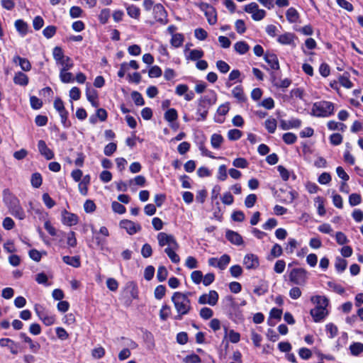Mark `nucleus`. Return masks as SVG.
Instances as JSON below:
<instances>
[{
    "label": "nucleus",
    "mask_w": 363,
    "mask_h": 363,
    "mask_svg": "<svg viewBox=\"0 0 363 363\" xmlns=\"http://www.w3.org/2000/svg\"><path fill=\"white\" fill-rule=\"evenodd\" d=\"M190 293L184 294L176 291L172 296V301L177 311V315L174 319L181 320L184 315L190 313L192 310L191 300L189 298Z\"/></svg>",
    "instance_id": "1"
},
{
    "label": "nucleus",
    "mask_w": 363,
    "mask_h": 363,
    "mask_svg": "<svg viewBox=\"0 0 363 363\" xmlns=\"http://www.w3.org/2000/svg\"><path fill=\"white\" fill-rule=\"evenodd\" d=\"M311 301L316 304V306L310 311L314 322L323 321L328 315L327 306L329 304V300L323 296H314L311 297Z\"/></svg>",
    "instance_id": "2"
},
{
    "label": "nucleus",
    "mask_w": 363,
    "mask_h": 363,
    "mask_svg": "<svg viewBox=\"0 0 363 363\" xmlns=\"http://www.w3.org/2000/svg\"><path fill=\"white\" fill-rule=\"evenodd\" d=\"M334 104L330 101H320L313 104L311 115L319 118H326L334 113Z\"/></svg>",
    "instance_id": "3"
},
{
    "label": "nucleus",
    "mask_w": 363,
    "mask_h": 363,
    "mask_svg": "<svg viewBox=\"0 0 363 363\" xmlns=\"http://www.w3.org/2000/svg\"><path fill=\"white\" fill-rule=\"evenodd\" d=\"M289 278L294 284L303 286L308 279V273L303 268H294L290 272Z\"/></svg>",
    "instance_id": "4"
},
{
    "label": "nucleus",
    "mask_w": 363,
    "mask_h": 363,
    "mask_svg": "<svg viewBox=\"0 0 363 363\" xmlns=\"http://www.w3.org/2000/svg\"><path fill=\"white\" fill-rule=\"evenodd\" d=\"M196 6L204 13L207 21L210 25H215L217 23V11L213 6L203 2L197 3Z\"/></svg>",
    "instance_id": "5"
},
{
    "label": "nucleus",
    "mask_w": 363,
    "mask_h": 363,
    "mask_svg": "<svg viewBox=\"0 0 363 363\" xmlns=\"http://www.w3.org/2000/svg\"><path fill=\"white\" fill-rule=\"evenodd\" d=\"M157 239L160 247H162L167 246L166 248H179V245L177 242L175 238L170 234L164 232L159 233L157 235Z\"/></svg>",
    "instance_id": "6"
},
{
    "label": "nucleus",
    "mask_w": 363,
    "mask_h": 363,
    "mask_svg": "<svg viewBox=\"0 0 363 363\" xmlns=\"http://www.w3.org/2000/svg\"><path fill=\"white\" fill-rule=\"evenodd\" d=\"M119 226L125 230L127 233L130 235H133L138 232H140L142 229L141 225L139 223H136L132 220L124 219L120 221Z\"/></svg>",
    "instance_id": "7"
},
{
    "label": "nucleus",
    "mask_w": 363,
    "mask_h": 363,
    "mask_svg": "<svg viewBox=\"0 0 363 363\" xmlns=\"http://www.w3.org/2000/svg\"><path fill=\"white\" fill-rule=\"evenodd\" d=\"M218 301V294L214 290H211L208 294H203L199 298V303L200 304H209L210 306H215Z\"/></svg>",
    "instance_id": "8"
},
{
    "label": "nucleus",
    "mask_w": 363,
    "mask_h": 363,
    "mask_svg": "<svg viewBox=\"0 0 363 363\" xmlns=\"http://www.w3.org/2000/svg\"><path fill=\"white\" fill-rule=\"evenodd\" d=\"M2 197L3 201L9 210L20 203L19 199L9 189H4Z\"/></svg>",
    "instance_id": "9"
},
{
    "label": "nucleus",
    "mask_w": 363,
    "mask_h": 363,
    "mask_svg": "<svg viewBox=\"0 0 363 363\" xmlns=\"http://www.w3.org/2000/svg\"><path fill=\"white\" fill-rule=\"evenodd\" d=\"M153 15L157 21L166 23L167 11L161 4H157L153 6Z\"/></svg>",
    "instance_id": "10"
},
{
    "label": "nucleus",
    "mask_w": 363,
    "mask_h": 363,
    "mask_svg": "<svg viewBox=\"0 0 363 363\" xmlns=\"http://www.w3.org/2000/svg\"><path fill=\"white\" fill-rule=\"evenodd\" d=\"M79 220L78 216L66 210L62 211V222L67 226H72L77 224Z\"/></svg>",
    "instance_id": "11"
},
{
    "label": "nucleus",
    "mask_w": 363,
    "mask_h": 363,
    "mask_svg": "<svg viewBox=\"0 0 363 363\" xmlns=\"http://www.w3.org/2000/svg\"><path fill=\"white\" fill-rule=\"evenodd\" d=\"M243 264L247 269H255L259 267V262L257 255L247 254L244 257Z\"/></svg>",
    "instance_id": "12"
},
{
    "label": "nucleus",
    "mask_w": 363,
    "mask_h": 363,
    "mask_svg": "<svg viewBox=\"0 0 363 363\" xmlns=\"http://www.w3.org/2000/svg\"><path fill=\"white\" fill-rule=\"evenodd\" d=\"M38 148L40 153L46 159L52 160L54 157L53 152L47 146L45 142L40 140L38 143Z\"/></svg>",
    "instance_id": "13"
},
{
    "label": "nucleus",
    "mask_w": 363,
    "mask_h": 363,
    "mask_svg": "<svg viewBox=\"0 0 363 363\" xmlns=\"http://www.w3.org/2000/svg\"><path fill=\"white\" fill-rule=\"evenodd\" d=\"M0 346L7 347L13 354H16L18 352V345L10 338H1Z\"/></svg>",
    "instance_id": "14"
},
{
    "label": "nucleus",
    "mask_w": 363,
    "mask_h": 363,
    "mask_svg": "<svg viewBox=\"0 0 363 363\" xmlns=\"http://www.w3.org/2000/svg\"><path fill=\"white\" fill-rule=\"evenodd\" d=\"M199 100L208 107H211L216 103L217 94L214 91L211 90L206 95L201 96Z\"/></svg>",
    "instance_id": "15"
},
{
    "label": "nucleus",
    "mask_w": 363,
    "mask_h": 363,
    "mask_svg": "<svg viewBox=\"0 0 363 363\" xmlns=\"http://www.w3.org/2000/svg\"><path fill=\"white\" fill-rule=\"evenodd\" d=\"M225 237L233 245H240L243 243L242 236L237 232L228 230L225 233Z\"/></svg>",
    "instance_id": "16"
},
{
    "label": "nucleus",
    "mask_w": 363,
    "mask_h": 363,
    "mask_svg": "<svg viewBox=\"0 0 363 363\" xmlns=\"http://www.w3.org/2000/svg\"><path fill=\"white\" fill-rule=\"evenodd\" d=\"M301 125V120L298 118H292L289 121L281 120L280 128L282 130H289L291 128H299Z\"/></svg>",
    "instance_id": "17"
},
{
    "label": "nucleus",
    "mask_w": 363,
    "mask_h": 363,
    "mask_svg": "<svg viewBox=\"0 0 363 363\" xmlns=\"http://www.w3.org/2000/svg\"><path fill=\"white\" fill-rule=\"evenodd\" d=\"M230 110L228 103L221 104L217 109V114L215 117V121L218 123H223L224 122V116H225Z\"/></svg>",
    "instance_id": "18"
},
{
    "label": "nucleus",
    "mask_w": 363,
    "mask_h": 363,
    "mask_svg": "<svg viewBox=\"0 0 363 363\" xmlns=\"http://www.w3.org/2000/svg\"><path fill=\"white\" fill-rule=\"evenodd\" d=\"M209 108L210 107L205 105L199 100L198 101L196 114L199 116V117L196 118L197 121H205L206 119Z\"/></svg>",
    "instance_id": "19"
},
{
    "label": "nucleus",
    "mask_w": 363,
    "mask_h": 363,
    "mask_svg": "<svg viewBox=\"0 0 363 363\" xmlns=\"http://www.w3.org/2000/svg\"><path fill=\"white\" fill-rule=\"evenodd\" d=\"M13 62L14 63H18L21 69L24 72H28L31 69V64L26 58L16 55L13 58Z\"/></svg>",
    "instance_id": "20"
},
{
    "label": "nucleus",
    "mask_w": 363,
    "mask_h": 363,
    "mask_svg": "<svg viewBox=\"0 0 363 363\" xmlns=\"http://www.w3.org/2000/svg\"><path fill=\"white\" fill-rule=\"evenodd\" d=\"M9 211L13 216L19 220H23L26 218V212L20 203L13 206Z\"/></svg>",
    "instance_id": "21"
},
{
    "label": "nucleus",
    "mask_w": 363,
    "mask_h": 363,
    "mask_svg": "<svg viewBox=\"0 0 363 363\" xmlns=\"http://www.w3.org/2000/svg\"><path fill=\"white\" fill-rule=\"evenodd\" d=\"M86 96L87 100L91 103V104L94 107L96 108L99 106V101L97 100L98 95L95 89H91L87 86L86 89Z\"/></svg>",
    "instance_id": "22"
},
{
    "label": "nucleus",
    "mask_w": 363,
    "mask_h": 363,
    "mask_svg": "<svg viewBox=\"0 0 363 363\" xmlns=\"http://www.w3.org/2000/svg\"><path fill=\"white\" fill-rule=\"evenodd\" d=\"M294 38L295 35L294 33H285L282 35H280L278 38L277 41L282 45H294Z\"/></svg>",
    "instance_id": "23"
},
{
    "label": "nucleus",
    "mask_w": 363,
    "mask_h": 363,
    "mask_svg": "<svg viewBox=\"0 0 363 363\" xmlns=\"http://www.w3.org/2000/svg\"><path fill=\"white\" fill-rule=\"evenodd\" d=\"M125 291L133 299L138 298V289L137 284L133 281H129L125 284Z\"/></svg>",
    "instance_id": "24"
},
{
    "label": "nucleus",
    "mask_w": 363,
    "mask_h": 363,
    "mask_svg": "<svg viewBox=\"0 0 363 363\" xmlns=\"http://www.w3.org/2000/svg\"><path fill=\"white\" fill-rule=\"evenodd\" d=\"M264 60L272 69H279V64L277 56L274 54L267 53L264 55Z\"/></svg>",
    "instance_id": "25"
},
{
    "label": "nucleus",
    "mask_w": 363,
    "mask_h": 363,
    "mask_svg": "<svg viewBox=\"0 0 363 363\" xmlns=\"http://www.w3.org/2000/svg\"><path fill=\"white\" fill-rule=\"evenodd\" d=\"M29 82L28 76L21 72H18L15 74L13 77V82L16 84L25 86L28 85Z\"/></svg>",
    "instance_id": "26"
},
{
    "label": "nucleus",
    "mask_w": 363,
    "mask_h": 363,
    "mask_svg": "<svg viewBox=\"0 0 363 363\" xmlns=\"http://www.w3.org/2000/svg\"><path fill=\"white\" fill-rule=\"evenodd\" d=\"M233 96L237 99L239 103L245 102L247 98L244 94L243 89L241 86H236L232 90Z\"/></svg>",
    "instance_id": "27"
},
{
    "label": "nucleus",
    "mask_w": 363,
    "mask_h": 363,
    "mask_svg": "<svg viewBox=\"0 0 363 363\" xmlns=\"http://www.w3.org/2000/svg\"><path fill=\"white\" fill-rule=\"evenodd\" d=\"M350 75L347 72L338 77L339 83L346 89H351L353 86V83L350 81Z\"/></svg>",
    "instance_id": "28"
},
{
    "label": "nucleus",
    "mask_w": 363,
    "mask_h": 363,
    "mask_svg": "<svg viewBox=\"0 0 363 363\" xmlns=\"http://www.w3.org/2000/svg\"><path fill=\"white\" fill-rule=\"evenodd\" d=\"M62 260L63 262L68 264V265H70L73 267H79L80 265H81V262H80V259H79V257L78 256H74V257H70V256H64L62 257Z\"/></svg>",
    "instance_id": "29"
},
{
    "label": "nucleus",
    "mask_w": 363,
    "mask_h": 363,
    "mask_svg": "<svg viewBox=\"0 0 363 363\" xmlns=\"http://www.w3.org/2000/svg\"><path fill=\"white\" fill-rule=\"evenodd\" d=\"M327 127L330 130H340L344 132L347 126L345 124L335 121H329L327 123Z\"/></svg>",
    "instance_id": "30"
},
{
    "label": "nucleus",
    "mask_w": 363,
    "mask_h": 363,
    "mask_svg": "<svg viewBox=\"0 0 363 363\" xmlns=\"http://www.w3.org/2000/svg\"><path fill=\"white\" fill-rule=\"evenodd\" d=\"M286 17L290 23H296L299 18V14L296 9L291 7L286 11Z\"/></svg>",
    "instance_id": "31"
},
{
    "label": "nucleus",
    "mask_w": 363,
    "mask_h": 363,
    "mask_svg": "<svg viewBox=\"0 0 363 363\" xmlns=\"http://www.w3.org/2000/svg\"><path fill=\"white\" fill-rule=\"evenodd\" d=\"M128 15L133 18L138 19L140 16V9L135 5L131 4L126 6Z\"/></svg>",
    "instance_id": "32"
},
{
    "label": "nucleus",
    "mask_w": 363,
    "mask_h": 363,
    "mask_svg": "<svg viewBox=\"0 0 363 363\" xmlns=\"http://www.w3.org/2000/svg\"><path fill=\"white\" fill-rule=\"evenodd\" d=\"M15 27L17 31L23 36L28 33V24L23 20L18 19L15 21Z\"/></svg>",
    "instance_id": "33"
},
{
    "label": "nucleus",
    "mask_w": 363,
    "mask_h": 363,
    "mask_svg": "<svg viewBox=\"0 0 363 363\" xmlns=\"http://www.w3.org/2000/svg\"><path fill=\"white\" fill-rule=\"evenodd\" d=\"M179 248H165L164 252L173 263L178 264L180 262L179 256L176 253Z\"/></svg>",
    "instance_id": "34"
},
{
    "label": "nucleus",
    "mask_w": 363,
    "mask_h": 363,
    "mask_svg": "<svg viewBox=\"0 0 363 363\" xmlns=\"http://www.w3.org/2000/svg\"><path fill=\"white\" fill-rule=\"evenodd\" d=\"M56 64L62 67L60 70H69L74 66L72 60L68 56L65 57L63 60H61Z\"/></svg>",
    "instance_id": "35"
},
{
    "label": "nucleus",
    "mask_w": 363,
    "mask_h": 363,
    "mask_svg": "<svg viewBox=\"0 0 363 363\" xmlns=\"http://www.w3.org/2000/svg\"><path fill=\"white\" fill-rule=\"evenodd\" d=\"M68 71L69 70H60L59 77L62 83H71L74 80L73 74Z\"/></svg>",
    "instance_id": "36"
},
{
    "label": "nucleus",
    "mask_w": 363,
    "mask_h": 363,
    "mask_svg": "<svg viewBox=\"0 0 363 363\" xmlns=\"http://www.w3.org/2000/svg\"><path fill=\"white\" fill-rule=\"evenodd\" d=\"M203 51L202 50L194 49L189 51L186 55V59L192 61L200 60L203 57Z\"/></svg>",
    "instance_id": "37"
},
{
    "label": "nucleus",
    "mask_w": 363,
    "mask_h": 363,
    "mask_svg": "<svg viewBox=\"0 0 363 363\" xmlns=\"http://www.w3.org/2000/svg\"><path fill=\"white\" fill-rule=\"evenodd\" d=\"M234 48L239 54L244 55L249 50L250 46L245 41H239L234 45Z\"/></svg>",
    "instance_id": "38"
},
{
    "label": "nucleus",
    "mask_w": 363,
    "mask_h": 363,
    "mask_svg": "<svg viewBox=\"0 0 363 363\" xmlns=\"http://www.w3.org/2000/svg\"><path fill=\"white\" fill-rule=\"evenodd\" d=\"M184 42V36L182 33H175L172 36L171 45L174 48L180 47Z\"/></svg>",
    "instance_id": "39"
},
{
    "label": "nucleus",
    "mask_w": 363,
    "mask_h": 363,
    "mask_svg": "<svg viewBox=\"0 0 363 363\" xmlns=\"http://www.w3.org/2000/svg\"><path fill=\"white\" fill-rule=\"evenodd\" d=\"M223 142V138L221 135L214 133L211 135V143L213 148L218 149Z\"/></svg>",
    "instance_id": "40"
},
{
    "label": "nucleus",
    "mask_w": 363,
    "mask_h": 363,
    "mask_svg": "<svg viewBox=\"0 0 363 363\" xmlns=\"http://www.w3.org/2000/svg\"><path fill=\"white\" fill-rule=\"evenodd\" d=\"M177 118L178 113L174 108H169L164 113V119L169 123L175 121Z\"/></svg>",
    "instance_id": "41"
},
{
    "label": "nucleus",
    "mask_w": 363,
    "mask_h": 363,
    "mask_svg": "<svg viewBox=\"0 0 363 363\" xmlns=\"http://www.w3.org/2000/svg\"><path fill=\"white\" fill-rule=\"evenodd\" d=\"M347 265V262L345 259H344L343 258H341L340 257L336 258L335 263V267L338 272H340V273L343 272L345 270Z\"/></svg>",
    "instance_id": "42"
},
{
    "label": "nucleus",
    "mask_w": 363,
    "mask_h": 363,
    "mask_svg": "<svg viewBox=\"0 0 363 363\" xmlns=\"http://www.w3.org/2000/svg\"><path fill=\"white\" fill-rule=\"evenodd\" d=\"M265 128L269 133H274L277 129V123L274 118H268L264 122Z\"/></svg>",
    "instance_id": "43"
},
{
    "label": "nucleus",
    "mask_w": 363,
    "mask_h": 363,
    "mask_svg": "<svg viewBox=\"0 0 363 363\" xmlns=\"http://www.w3.org/2000/svg\"><path fill=\"white\" fill-rule=\"evenodd\" d=\"M230 262V257L228 255H223L218 259V268L224 270Z\"/></svg>",
    "instance_id": "44"
},
{
    "label": "nucleus",
    "mask_w": 363,
    "mask_h": 363,
    "mask_svg": "<svg viewBox=\"0 0 363 363\" xmlns=\"http://www.w3.org/2000/svg\"><path fill=\"white\" fill-rule=\"evenodd\" d=\"M351 354L354 356H357L363 352V343L354 342L350 346Z\"/></svg>",
    "instance_id": "45"
},
{
    "label": "nucleus",
    "mask_w": 363,
    "mask_h": 363,
    "mask_svg": "<svg viewBox=\"0 0 363 363\" xmlns=\"http://www.w3.org/2000/svg\"><path fill=\"white\" fill-rule=\"evenodd\" d=\"M52 56L56 63L63 60L66 56L60 47L56 46L52 50Z\"/></svg>",
    "instance_id": "46"
},
{
    "label": "nucleus",
    "mask_w": 363,
    "mask_h": 363,
    "mask_svg": "<svg viewBox=\"0 0 363 363\" xmlns=\"http://www.w3.org/2000/svg\"><path fill=\"white\" fill-rule=\"evenodd\" d=\"M325 330L327 333L328 334L329 338H334L338 333L337 327L333 323H330L325 325Z\"/></svg>",
    "instance_id": "47"
},
{
    "label": "nucleus",
    "mask_w": 363,
    "mask_h": 363,
    "mask_svg": "<svg viewBox=\"0 0 363 363\" xmlns=\"http://www.w3.org/2000/svg\"><path fill=\"white\" fill-rule=\"evenodd\" d=\"M111 16V11L109 9H104L101 11L99 15V20L101 23L105 24L108 22Z\"/></svg>",
    "instance_id": "48"
},
{
    "label": "nucleus",
    "mask_w": 363,
    "mask_h": 363,
    "mask_svg": "<svg viewBox=\"0 0 363 363\" xmlns=\"http://www.w3.org/2000/svg\"><path fill=\"white\" fill-rule=\"evenodd\" d=\"M131 97L136 106H143L145 104L143 96L138 91H134L131 93Z\"/></svg>",
    "instance_id": "49"
},
{
    "label": "nucleus",
    "mask_w": 363,
    "mask_h": 363,
    "mask_svg": "<svg viewBox=\"0 0 363 363\" xmlns=\"http://www.w3.org/2000/svg\"><path fill=\"white\" fill-rule=\"evenodd\" d=\"M29 346V349L33 353H37L40 349V345L35 341H33L30 337L25 341Z\"/></svg>",
    "instance_id": "50"
},
{
    "label": "nucleus",
    "mask_w": 363,
    "mask_h": 363,
    "mask_svg": "<svg viewBox=\"0 0 363 363\" xmlns=\"http://www.w3.org/2000/svg\"><path fill=\"white\" fill-rule=\"evenodd\" d=\"M242 135V131L238 129H231L228 132V138L230 140H238Z\"/></svg>",
    "instance_id": "51"
},
{
    "label": "nucleus",
    "mask_w": 363,
    "mask_h": 363,
    "mask_svg": "<svg viewBox=\"0 0 363 363\" xmlns=\"http://www.w3.org/2000/svg\"><path fill=\"white\" fill-rule=\"evenodd\" d=\"M248 162L243 157H238L233 160V165L237 168H247L248 167Z\"/></svg>",
    "instance_id": "52"
},
{
    "label": "nucleus",
    "mask_w": 363,
    "mask_h": 363,
    "mask_svg": "<svg viewBox=\"0 0 363 363\" xmlns=\"http://www.w3.org/2000/svg\"><path fill=\"white\" fill-rule=\"evenodd\" d=\"M168 275L167 269L164 266H160L158 267L157 272V278L159 281H164Z\"/></svg>",
    "instance_id": "53"
},
{
    "label": "nucleus",
    "mask_w": 363,
    "mask_h": 363,
    "mask_svg": "<svg viewBox=\"0 0 363 363\" xmlns=\"http://www.w3.org/2000/svg\"><path fill=\"white\" fill-rule=\"evenodd\" d=\"M57 28L55 26H48L43 30V35L49 39L52 38L56 33Z\"/></svg>",
    "instance_id": "54"
},
{
    "label": "nucleus",
    "mask_w": 363,
    "mask_h": 363,
    "mask_svg": "<svg viewBox=\"0 0 363 363\" xmlns=\"http://www.w3.org/2000/svg\"><path fill=\"white\" fill-rule=\"evenodd\" d=\"M282 139L285 143L292 145L296 141L297 136L293 133H286L283 135Z\"/></svg>",
    "instance_id": "55"
},
{
    "label": "nucleus",
    "mask_w": 363,
    "mask_h": 363,
    "mask_svg": "<svg viewBox=\"0 0 363 363\" xmlns=\"http://www.w3.org/2000/svg\"><path fill=\"white\" fill-rule=\"evenodd\" d=\"M362 197L359 194H352L349 196V203L351 206H355L361 203Z\"/></svg>",
    "instance_id": "56"
},
{
    "label": "nucleus",
    "mask_w": 363,
    "mask_h": 363,
    "mask_svg": "<svg viewBox=\"0 0 363 363\" xmlns=\"http://www.w3.org/2000/svg\"><path fill=\"white\" fill-rule=\"evenodd\" d=\"M171 314V308L167 305H164L160 311V318L162 320H166Z\"/></svg>",
    "instance_id": "57"
},
{
    "label": "nucleus",
    "mask_w": 363,
    "mask_h": 363,
    "mask_svg": "<svg viewBox=\"0 0 363 363\" xmlns=\"http://www.w3.org/2000/svg\"><path fill=\"white\" fill-rule=\"evenodd\" d=\"M42 176L39 173H34L31 177V184L35 188H38L42 184Z\"/></svg>",
    "instance_id": "58"
},
{
    "label": "nucleus",
    "mask_w": 363,
    "mask_h": 363,
    "mask_svg": "<svg viewBox=\"0 0 363 363\" xmlns=\"http://www.w3.org/2000/svg\"><path fill=\"white\" fill-rule=\"evenodd\" d=\"M328 286L330 289L338 294H342L345 292V289L340 284L334 281H328Z\"/></svg>",
    "instance_id": "59"
},
{
    "label": "nucleus",
    "mask_w": 363,
    "mask_h": 363,
    "mask_svg": "<svg viewBox=\"0 0 363 363\" xmlns=\"http://www.w3.org/2000/svg\"><path fill=\"white\" fill-rule=\"evenodd\" d=\"M112 210L118 214H123L125 213V207L117 201H113L111 203Z\"/></svg>",
    "instance_id": "60"
},
{
    "label": "nucleus",
    "mask_w": 363,
    "mask_h": 363,
    "mask_svg": "<svg viewBox=\"0 0 363 363\" xmlns=\"http://www.w3.org/2000/svg\"><path fill=\"white\" fill-rule=\"evenodd\" d=\"M199 315L202 318L208 320L213 315V311L210 308L203 307L200 310Z\"/></svg>",
    "instance_id": "61"
},
{
    "label": "nucleus",
    "mask_w": 363,
    "mask_h": 363,
    "mask_svg": "<svg viewBox=\"0 0 363 363\" xmlns=\"http://www.w3.org/2000/svg\"><path fill=\"white\" fill-rule=\"evenodd\" d=\"M216 67L223 74L228 72L230 68L229 65L223 60L217 61Z\"/></svg>",
    "instance_id": "62"
},
{
    "label": "nucleus",
    "mask_w": 363,
    "mask_h": 363,
    "mask_svg": "<svg viewBox=\"0 0 363 363\" xmlns=\"http://www.w3.org/2000/svg\"><path fill=\"white\" fill-rule=\"evenodd\" d=\"M330 142L333 145H339L342 143V135L340 133H333L330 136Z\"/></svg>",
    "instance_id": "63"
},
{
    "label": "nucleus",
    "mask_w": 363,
    "mask_h": 363,
    "mask_svg": "<svg viewBox=\"0 0 363 363\" xmlns=\"http://www.w3.org/2000/svg\"><path fill=\"white\" fill-rule=\"evenodd\" d=\"M257 201V196L254 194H249L245 200V205L247 208H250L255 206Z\"/></svg>",
    "instance_id": "64"
}]
</instances>
